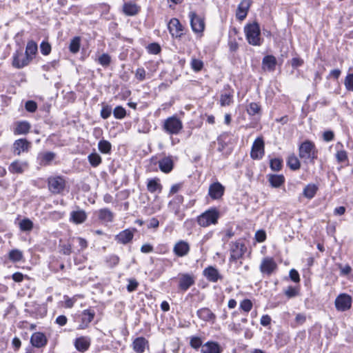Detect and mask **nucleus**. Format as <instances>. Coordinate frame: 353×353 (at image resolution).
<instances>
[{
  "label": "nucleus",
  "instance_id": "6",
  "mask_svg": "<svg viewBox=\"0 0 353 353\" xmlns=\"http://www.w3.org/2000/svg\"><path fill=\"white\" fill-rule=\"evenodd\" d=\"M48 185L52 194H61L65 188V180L61 176H50L48 179Z\"/></svg>",
  "mask_w": 353,
  "mask_h": 353
},
{
  "label": "nucleus",
  "instance_id": "18",
  "mask_svg": "<svg viewBox=\"0 0 353 353\" xmlns=\"http://www.w3.org/2000/svg\"><path fill=\"white\" fill-rule=\"evenodd\" d=\"M251 4V0H242L238 5L236 11V19L240 21H243L247 17Z\"/></svg>",
  "mask_w": 353,
  "mask_h": 353
},
{
  "label": "nucleus",
  "instance_id": "39",
  "mask_svg": "<svg viewBox=\"0 0 353 353\" xmlns=\"http://www.w3.org/2000/svg\"><path fill=\"white\" fill-rule=\"evenodd\" d=\"M88 160L90 165L94 168L99 166L102 162L101 156L97 152L90 154L88 156Z\"/></svg>",
  "mask_w": 353,
  "mask_h": 353
},
{
  "label": "nucleus",
  "instance_id": "16",
  "mask_svg": "<svg viewBox=\"0 0 353 353\" xmlns=\"http://www.w3.org/2000/svg\"><path fill=\"white\" fill-rule=\"evenodd\" d=\"M168 28L170 33L173 37L180 38L183 35V26L176 18H172L170 19Z\"/></svg>",
  "mask_w": 353,
  "mask_h": 353
},
{
  "label": "nucleus",
  "instance_id": "3",
  "mask_svg": "<svg viewBox=\"0 0 353 353\" xmlns=\"http://www.w3.org/2000/svg\"><path fill=\"white\" fill-rule=\"evenodd\" d=\"M244 32L249 44L255 46H261V30L258 23L247 24L244 28Z\"/></svg>",
  "mask_w": 353,
  "mask_h": 353
},
{
  "label": "nucleus",
  "instance_id": "12",
  "mask_svg": "<svg viewBox=\"0 0 353 353\" xmlns=\"http://www.w3.org/2000/svg\"><path fill=\"white\" fill-rule=\"evenodd\" d=\"M195 283V278L192 274H181L179 278V289L183 292L187 291Z\"/></svg>",
  "mask_w": 353,
  "mask_h": 353
},
{
  "label": "nucleus",
  "instance_id": "7",
  "mask_svg": "<svg viewBox=\"0 0 353 353\" xmlns=\"http://www.w3.org/2000/svg\"><path fill=\"white\" fill-rule=\"evenodd\" d=\"M188 17L190 21L192 30L195 33H202L205 29L203 18L199 16L195 12L190 11Z\"/></svg>",
  "mask_w": 353,
  "mask_h": 353
},
{
  "label": "nucleus",
  "instance_id": "26",
  "mask_svg": "<svg viewBox=\"0 0 353 353\" xmlns=\"http://www.w3.org/2000/svg\"><path fill=\"white\" fill-rule=\"evenodd\" d=\"M28 164L26 161L19 160L14 161L9 165L8 170L12 174H21L28 168Z\"/></svg>",
  "mask_w": 353,
  "mask_h": 353
},
{
  "label": "nucleus",
  "instance_id": "31",
  "mask_svg": "<svg viewBox=\"0 0 353 353\" xmlns=\"http://www.w3.org/2000/svg\"><path fill=\"white\" fill-rule=\"evenodd\" d=\"M147 190L150 193H154L156 192L160 193L162 190V185L159 183V179L158 178L148 179L147 183Z\"/></svg>",
  "mask_w": 353,
  "mask_h": 353
},
{
  "label": "nucleus",
  "instance_id": "41",
  "mask_svg": "<svg viewBox=\"0 0 353 353\" xmlns=\"http://www.w3.org/2000/svg\"><path fill=\"white\" fill-rule=\"evenodd\" d=\"M23 252L18 249L10 250L8 255L9 259L14 263L21 261L23 259Z\"/></svg>",
  "mask_w": 353,
  "mask_h": 353
},
{
  "label": "nucleus",
  "instance_id": "43",
  "mask_svg": "<svg viewBox=\"0 0 353 353\" xmlns=\"http://www.w3.org/2000/svg\"><path fill=\"white\" fill-rule=\"evenodd\" d=\"M19 228L23 232H30L33 228V222L28 219H23L19 223Z\"/></svg>",
  "mask_w": 353,
  "mask_h": 353
},
{
  "label": "nucleus",
  "instance_id": "55",
  "mask_svg": "<svg viewBox=\"0 0 353 353\" xmlns=\"http://www.w3.org/2000/svg\"><path fill=\"white\" fill-rule=\"evenodd\" d=\"M135 78L139 81H143L146 79V72L143 68H139L135 72Z\"/></svg>",
  "mask_w": 353,
  "mask_h": 353
},
{
  "label": "nucleus",
  "instance_id": "15",
  "mask_svg": "<svg viewBox=\"0 0 353 353\" xmlns=\"http://www.w3.org/2000/svg\"><path fill=\"white\" fill-rule=\"evenodd\" d=\"M135 231V228L125 229L117 234L114 239L118 243L123 245L128 244L132 241Z\"/></svg>",
  "mask_w": 353,
  "mask_h": 353
},
{
  "label": "nucleus",
  "instance_id": "9",
  "mask_svg": "<svg viewBox=\"0 0 353 353\" xmlns=\"http://www.w3.org/2000/svg\"><path fill=\"white\" fill-rule=\"evenodd\" d=\"M352 297L347 294H341L335 299V307L338 311L345 312L352 306Z\"/></svg>",
  "mask_w": 353,
  "mask_h": 353
},
{
  "label": "nucleus",
  "instance_id": "32",
  "mask_svg": "<svg viewBox=\"0 0 353 353\" xmlns=\"http://www.w3.org/2000/svg\"><path fill=\"white\" fill-rule=\"evenodd\" d=\"M343 148V145L341 142L336 144L337 151L335 157L338 163H343L348 160L347 153Z\"/></svg>",
  "mask_w": 353,
  "mask_h": 353
},
{
  "label": "nucleus",
  "instance_id": "42",
  "mask_svg": "<svg viewBox=\"0 0 353 353\" xmlns=\"http://www.w3.org/2000/svg\"><path fill=\"white\" fill-rule=\"evenodd\" d=\"M95 312L94 310L87 309L82 312L81 320L85 323H90L94 319Z\"/></svg>",
  "mask_w": 353,
  "mask_h": 353
},
{
  "label": "nucleus",
  "instance_id": "27",
  "mask_svg": "<svg viewBox=\"0 0 353 353\" xmlns=\"http://www.w3.org/2000/svg\"><path fill=\"white\" fill-rule=\"evenodd\" d=\"M56 154L52 152L40 153L38 155L39 164L43 166L48 165L54 159Z\"/></svg>",
  "mask_w": 353,
  "mask_h": 353
},
{
  "label": "nucleus",
  "instance_id": "11",
  "mask_svg": "<svg viewBox=\"0 0 353 353\" xmlns=\"http://www.w3.org/2000/svg\"><path fill=\"white\" fill-rule=\"evenodd\" d=\"M203 275L208 281L212 283H216L218 281H221L223 279L219 270L212 265H209L203 270Z\"/></svg>",
  "mask_w": 353,
  "mask_h": 353
},
{
  "label": "nucleus",
  "instance_id": "46",
  "mask_svg": "<svg viewBox=\"0 0 353 353\" xmlns=\"http://www.w3.org/2000/svg\"><path fill=\"white\" fill-rule=\"evenodd\" d=\"M203 340L200 336H192L190 337V345L194 350H198L203 346Z\"/></svg>",
  "mask_w": 353,
  "mask_h": 353
},
{
  "label": "nucleus",
  "instance_id": "30",
  "mask_svg": "<svg viewBox=\"0 0 353 353\" xmlns=\"http://www.w3.org/2000/svg\"><path fill=\"white\" fill-rule=\"evenodd\" d=\"M148 344V341L144 337H138L132 343L133 350L137 353H143Z\"/></svg>",
  "mask_w": 353,
  "mask_h": 353
},
{
  "label": "nucleus",
  "instance_id": "1",
  "mask_svg": "<svg viewBox=\"0 0 353 353\" xmlns=\"http://www.w3.org/2000/svg\"><path fill=\"white\" fill-rule=\"evenodd\" d=\"M299 155L305 163L314 164L318 157V150L312 141L306 140L299 146Z\"/></svg>",
  "mask_w": 353,
  "mask_h": 353
},
{
  "label": "nucleus",
  "instance_id": "14",
  "mask_svg": "<svg viewBox=\"0 0 353 353\" xmlns=\"http://www.w3.org/2000/svg\"><path fill=\"white\" fill-rule=\"evenodd\" d=\"M190 251V244L184 241L180 240L177 241L173 247V253L177 257H183L187 256Z\"/></svg>",
  "mask_w": 353,
  "mask_h": 353
},
{
  "label": "nucleus",
  "instance_id": "63",
  "mask_svg": "<svg viewBox=\"0 0 353 353\" xmlns=\"http://www.w3.org/2000/svg\"><path fill=\"white\" fill-rule=\"evenodd\" d=\"M289 275H290V279L292 281H294L295 283L299 282V281H300L299 274L296 270L292 269L290 271Z\"/></svg>",
  "mask_w": 353,
  "mask_h": 353
},
{
  "label": "nucleus",
  "instance_id": "21",
  "mask_svg": "<svg viewBox=\"0 0 353 353\" xmlns=\"http://www.w3.org/2000/svg\"><path fill=\"white\" fill-rule=\"evenodd\" d=\"M198 317L203 321L214 323L216 321V315L208 307H203L197 310Z\"/></svg>",
  "mask_w": 353,
  "mask_h": 353
},
{
  "label": "nucleus",
  "instance_id": "10",
  "mask_svg": "<svg viewBox=\"0 0 353 353\" xmlns=\"http://www.w3.org/2000/svg\"><path fill=\"white\" fill-rule=\"evenodd\" d=\"M264 155V141L262 138H257L254 140L250 156L253 159H260Z\"/></svg>",
  "mask_w": 353,
  "mask_h": 353
},
{
  "label": "nucleus",
  "instance_id": "50",
  "mask_svg": "<svg viewBox=\"0 0 353 353\" xmlns=\"http://www.w3.org/2000/svg\"><path fill=\"white\" fill-rule=\"evenodd\" d=\"M282 159L279 158H274L270 160V167L272 170L278 172L282 168Z\"/></svg>",
  "mask_w": 353,
  "mask_h": 353
},
{
  "label": "nucleus",
  "instance_id": "25",
  "mask_svg": "<svg viewBox=\"0 0 353 353\" xmlns=\"http://www.w3.org/2000/svg\"><path fill=\"white\" fill-rule=\"evenodd\" d=\"M87 219L86 212L81 209H77L70 212V220L75 224L83 223Z\"/></svg>",
  "mask_w": 353,
  "mask_h": 353
},
{
  "label": "nucleus",
  "instance_id": "45",
  "mask_svg": "<svg viewBox=\"0 0 353 353\" xmlns=\"http://www.w3.org/2000/svg\"><path fill=\"white\" fill-rule=\"evenodd\" d=\"M38 47L37 44L33 41H29L27 43L25 54L30 57V55H34L37 52Z\"/></svg>",
  "mask_w": 353,
  "mask_h": 353
},
{
  "label": "nucleus",
  "instance_id": "53",
  "mask_svg": "<svg viewBox=\"0 0 353 353\" xmlns=\"http://www.w3.org/2000/svg\"><path fill=\"white\" fill-rule=\"evenodd\" d=\"M252 306H253V305H252V301L248 299H243L240 303V309H241L243 311H244L245 312H247V313L249 312L252 310Z\"/></svg>",
  "mask_w": 353,
  "mask_h": 353
},
{
  "label": "nucleus",
  "instance_id": "48",
  "mask_svg": "<svg viewBox=\"0 0 353 353\" xmlns=\"http://www.w3.org/2000/svg\"><path fill=\"white\" fill-rule=\"evenodd\" d=\"M203 61L201 59L192 58L190 67L195 72H200L203 68Z\"/></svg>",
  "mask_w": 353,
  "mask_h": 353
},
{
  "label": "nucleus",
  "instance_id": "17",
  "mask_svg": "<svg viewBox=\"0 0 353 353\" xmlns=\"http://www.w3.org/2000/svg\"><path fill=\"white\" fill-rule=\"evenodd\" d=\"M225 188L219 182L212 183L208 190V195L212 199H219L224 194Z\"/></svg>",
  "mask_w": 353,
  "mask_h": 353
},
{
  "label": "nucleus",
  "instance_id": "35",
  "mask_svg": "<svg viewBox=\"0 0 353 353\" xmlns=\"http://www.w3.org/2000/svg\"><path fill=\"white\" fill-rule=\"evenodd\" d=\"M30 128V125L28 121H20L17 123L14 129L15 134H27Z\"/></svg>",
  "mask_w": 353,
  "mask_h": 353
},
{
  "label": "nucleus",
  "instance_id": "4",
  "mask_svg": "<svg viewBox=\"0 0 353 353\" xmlns=\"http://www.w3.org/2000/svg\"><path fill=\"white\" fill-rule=\"evenodd\" d=\"M162 128L170 135L178 134L183 129L182 121L176 116L167 118L163 123Z\"/></svg>",
  "mask_w": 353,
  "mask_h": 353
},
{
  "label": "nucleus",
  "instance_id": "34",
  "mask_svg": "<svg viewBox=\"0 0 353 353\" xmlns=\"http://www.w3.org/2000/svg\"><path fill=\"white\" fill-rule=\"evenodd\" d=\"M123 12L128 16L137 14L139 11V7L132 3H125L123 6Z\"/></svg>",
  "mask_w": 353,
  "mask_h": 353
},
{
  "label": "nucleus",
  "instance_id": "52",
  "mask_svg": "<svg viewBox=\"0 0 353 353\" xmlns=\"http://www.w3.org/2000/svg\"><path fill=\"white\" fill-rule=\"evenodd\" d=\"M99 63L103 67H108L111 62V57L107 53L102 54L98 59Z\"/></svg>",
  "mask_w": 353,
  "mask_h": 353
},
{
  "label": "nucleus",
  "instance_id": "23",
  "mask_svg": "<svg viewBox=\"0 0 353 353\" xmlns=\"http://www.w3.org/2000/svg\"><path fill=\"white\" fill-rule=\"evenodd\" d=\"M158 164L160 170L166 174L170 173L174 168L172 157H164L159 161Z\"/></svg>",
  "mask_w": 353,
  "mask_h": 353
},
{
  "label": "nucleus",
  "instance_id": "62",
  "mask_svg": "<svg viewBox=\"0 0 353 353\" xmlns=\"http://www.w3.org/2000/svg\"><path fill=\"white\" fill-rule=\"evenodd\" d=\"M294 321L297 325H303L306 321V316L303 313H299L296 315Z\"/></svg>",
  "mask_w": 353,
  "mask_h": 353
},
{
  "label": "nucleus",
  "instance_id": "2",
  "mask_svg": "<svg viewBox=\"0 0 353 353\" xmlns=\"http://www.w3.org/2000/svg\"><path fill=\"white\" fill-rule=\"evenodd\" d=\"M220 217V212L216 208H211L196 217L198 225L202 228H207L211 225H216Z\"/></svg>",
  "mask_w": 353,
  "mask_h": 353
},
{
  "label": "nucleus",
  "instance_id": "5",
  "mask_svg": "<svg viewBox=\"0 0 353 353\" xmlns=\"http://www.w3.org/2000/svg\"><path fill=\"white\" fill-rule=\"evenodd\" d=\"M247 248L244 243L236 241L230 243L229 263H236L237 260L243 258L246 252Z\"/></svg>",
  "mask_w": 353,
  "mask_h": 353
},
{
  "label": "nucleus",
  "instance_id": "40",
  "mask_svg": "<svg viewBox=\"0 0 353 353\" xmlns=\"http://www.w3.org/2000/svg\"><path fill=\"white\" fill-rule=\"evenodd\" d=\"M81 46V38L79 37H74L70 43L69 50L73 53L76 54L79 51Z\"/></svg>",
  "mask_w": 353,
  "mask_h": 353
},
{
  "label": "nucleus",
  "instance_id": "59",
  "mask_svg": "<svg viewBox=\"0 0 353 353\" xmlns=\"http://www.w3.org/2000/svg\"><path fill=\"white\" fill-rule=\"evenodd\" d=\"M111 113H112V108L110 106L107 105L102 108V109L101 110V117L103 119H106L108 117H110V116L111 115Z\"/></svg>",
  "mask_w": 353,
  "mask_h": 353
},
{
  "label": "nucleus",
  "instance_id": "61",
  "mask_svg": "<svg viewBox=\"0 0 353 353\" xmlns=\"http://www.w3.org/2000/svg\"><path fill=\"white\" fill-rule=\"evenodd\" d=\"M288 298H293L298 294L296 289L292 286H289L284 292Z\"/></svg>",
  "mask_w": 353,
  "mask_h": 353
},
{
  "label": "nucleus",
  "instance_id": "20",
  "mask_svg": "<svg viewBox=\"0 0 353 353\" xmlns=\"http://www.w3.org/2000/svg\"><path fill=\"white\" fill-rule=\"evenodd\" d=\"M30 148V143L25 139H19L13 144V153L19 156L22 152H28Z\"/></svg>",
  "mask_w": 353,
  "mask_h": 353
},
{
  "label": "nucleus",
  "instance_id": "56",
  "mask_svg": "<svg viewBox=\"0 0 353 353\" xmlns=\"http://www.w3.org/2000/svg\"><path fill=\"white\" fill-rule=\"evenodd\" d=\"M148 50L152 54H158L161 52V47L157 43H152L148 45Z\"/></svg>",
  "mask_w": 353,
  "mask_h": 353
},
{
  "label": "nucleus",
  "instance_id": "36",
  "mask_svg": "<svg viewBox=\"0 0 353 353\" xmlns=\"http://www.w3.org/2000/svg\"><path fill=\"white\" fill-rule=\"evenodd\" d=\"M233 103V91L229 90L222 93L220 96V105L221 106L230 105Z\"/></svg>",
  "mask_w": 353,
  "mask_h": 353
},
{
  "label": "nucleus",
  "instance_id": "51",
  "mask_svg": "<svg viewBox=\"0 0 353 353\" xmlns=\"http://www.w3.org/2000/svg\"><path fill=\"white\" fill-rule=\"evenodd\" d=\"M344 85L347 91L353 92V73L348 74L345 77Z\"/></svg>",
  "mask_w": 353,
  "mask_h": 353
},
{
  "label": "nucleus",
  "instance_id": "44",
  "mask_svg": "<svg viewBox=\"0 0 353 353\" xmlns=\"http://www.w3.org/2000/svg\"><path fill=\"white\" fill-rule=\"evenodd\" d=\"M288 165L290 169L296 170L300 168L301 164L299 159L294 154L290 156L287 161Z\"/></svg>",
  "mask_w": 353,
  "mask_h": 353
},
{
  "label": "nucleus",
  "instance_id": "8",
  "mask_svg": "<svg viewBox=\"0 0 353 353\" xmlns=\"http://www.w3.org/2000/svg\"><path fill=\"white\" fill-rule=\"evenodd\" d=\"M32 59L31 57L26 55L22 50H17L12 55V65L17 69L23 68L28 65Z\"/></svg>",
  "mask_w": 353,
  "mask_h": 353
},
{
  "label": "nucleus",
  "instance_id": "37",
  "mask_svg": "<svg viewBox=\"0 0 353 353\" xmlns=\"http://www.w3.org/2000/svg\"><path fill=\"white\" fill-rule=\"evenodd\" d=\"M318 190V187L315 184L307 185L303 192V194L305 197L311 199H312Z\"/></svg>",
  "mask_w": 353,
  "mask_h": 353
},
{
  "label": "nucleus",
  "instance_id": "22",
  "mask_svg": "<svg viewBox=\"0 0 353 353\" xmlns=\"http://www.w3.org/2000/svg\"><path fill=\"white\" fill-rule=\"evenodd\" d=\"M221 352L222 349L220 345L212 341L205 343L201 349V353H221Z\"/></svg>",
  "mask_w": 353,
  "mask_h": 353
},
{
  "label": "nucleus",
  "instance_id": "28",
  "mask_svg": "<svg viewBox=\"0 0 353 353\" xmlns=\"http://www.w3.org/2000/svg\"><path fill=\"white\" fill-rule=\"evenodd\" d=\"M263 68L268 71H274L276 65V59L273 55L265 56L262 61Z\"/></svg>",
  "mask_w": 353,
  "mask_h": 353
},
{
  "label": "nucleus",
  "instance_id": "33",
  "mask_svg": "<svg viewBox=\"0 0 353 353\" xmlns=\"http://www.w3.org/2000/svg\"><path fill=\"white\" fill-rule=\"evenodd\" d=\"M99 219L105 222H112L114 219L113 213L108 208H103L99 210Z\"/></svg>",
  "mask_w": 353,
  "mask_h": 353
},
{
  "label": "nucleus",
  "instance_id": "64",
  "mask_svg": "<svg viewBox=\"0 0 353 353\" xmlns=\"http://www.w3.org/2000/svg\"><path fill=\"white\" fill-rule=\"evenodd\" d=\"M61 252L65 255H70L72 253V246L70 243H65L61 245Z\"/></svg>",
  "mask_w": 353,
  "mask_h": 353
},
{
  "label": "nucleus",
  "instance_id": "54",
  "mask_svg": "<svg viewBox=\"0 0 353 353\" xmlns=\"http://www.w3.org/2000/svg\"><path fill=\"white\" fill-rule=\"evenodd\" d=\"M51 46L48 41H43L40 44V50L42 54L46 56L51 52Z\"/></svg>",
  "mask_w": 353,
  "mask_h": 353
},
{
  "label": "nucleus",
  "instance_id": "13",
  "mask_svg": "<svg viewBox=\"0 0 353 353\" xmlns=\"http://www.w3.org/2000/svg\"><path fill=\"white\" fill-rule=\"evenodd\" d=\"M276 268L277 265L272 257H265L263 259L260 265V271L262 274L267 275L272 274Z\"/></svg>",
  "mask_w": 353,
  "mask_h": 353
},
{
  "label": "nucleus",
  "instance_id": "29",
  "mask_svg": "<svg viewBox=\"0 0 353 353\" xmlns=\"http://www.w3.org/2000/svg\"><path fill=\"white\" fill-rule=\"evenodd\" d=\"M268 179L272 188H280L285 183V177L283 174H268Z\"/></svg>",
  "mask_w": 353,
  "mask_h": 353
},
{
  "label": "nucleus",
  "instance_id": "47",
  "mask_svg": "<svg viewBox=\"0 0 353 353\" xmlns=\"http://www.w3.org/2000/svg\"><path fill=\"white\" fill-rule=\"evenodd\" d=\"M246 110L249 115L254 116L261 112V106L257 103L252 102L248 105Z\"/></svg>",
  "mask_w": 353,
  "mask_h": 353
},
{
  "label": "nucleus",
  "instance_id": "57",
  "mask_svg": "<svg viewBox=\"0 0 353 353\" xmlns=\"http://www.w3.org/2000/svg\"><path fill=\"white\" fill-rule=\"evenodd\" d=\"M255 239L259 243L264 242L266 239V233L263 230H259L255 233Z\"/></svg>",
  "mask_w": 353,
  "mask_h": 353
},
{
  "label": "nucleus",
  "instance_id": "38",
  "mask_svg": "<svg viewBox=\"0 0 353 353\" xmlns=\"http://www.w3.org/2000/svg\"><path fill=\"white\" fill-rule=\"evenodd\" d=\"M98 149L103 154H110L112 145L108 141L103 139L99 141Z\"/></svg>",
  "mask_w": 353,
  "mask_h": 353
},
{
  "label": "nucleus",
  "instance_id": "58",
  "mask_svg": "<svg viewBox=\"0 0 353 353\" xmlns=\"http://www.w3.org/2000/svg\"><path fill=\"white\" fill-rule=\"evenodd\" d=\"M26 110L29 112H34L37 109V104L34 101H28L25 104Z\"/></svg>",
  "mask_w": 353,
  "mask_h": 353
},
{
  "label": "nucleus",
  "instance_id": "24",
  "mask_svg": "<svg viewBox=\"0 0 353 353\" xmlns=\"http://www.w3.org/2000/svg\"><path fill=\"white\" fill-rule=\"evenodd\" d=\"M91 344L90 338L88 336H80L77 338L74 341L76 349L81 352L87 351Z\"/></svg>",
  "mask_w": 353,
  "mask_h": 353
},
{
  "label": "nucleus",
  "instance_id": "60",
  "mask_svg": "<svg viewBox=\"0 0 353 353\" xmlns=\"http://www.w3.org/2000/svg\"><path fill=\"white\" fill-rule=\"evenodd\" d=\"M139 285V283L134 279H131L128 280V285H127V290L129 292H134L137 290Z\"/></svg>",
  "mask_w": 353,
  "mask_h": 353
},
{
  "label": "nucleus",
  "instance_id": "49",
  "mask_svg": "<svg viewBox=\"0 0 353 353\" xmlns=\"http://www.w3.org/2000/svg\"><path fill=\"white\" fill-rule=\"evenodd\" d=\"M113 115L117 119H122L126 116V110L121 105L114 108L112 111Z\"/></svg>",
  "mask_w": 353,
  "mask_h": 353
},
{
  "label": "nucleus",
  "instance_id": "19",
  "mask_svg": "<svg viewBox=\"0 0 353 353\" xmlns=\"http://www.w3.org/2000/svg\"><path fill=\"white\" fill-rule=\"evenodd\" d=\"M30 343L32 346L40 348L46 345L48 339L43 333L37 332L32 334L30 338Z\"/></svg>",
  "mask_w": 353,
  "mask_h": 353
}]
</instances>
